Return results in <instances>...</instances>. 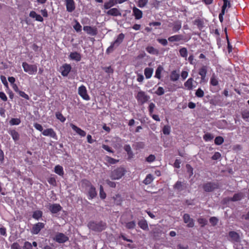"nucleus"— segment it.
I'll return each mask as SVG.
<instances>
[{
  "instance_id": "nucleus-60",
  "label": "nucleus",
  "mask_w": 249,
  "mask_h": 249,
  "mask_svg": "<svg viewBox=\"0 0 249 249\" xmlns=\"http://www.w3.org/2000/svg\"><path fill=\"white\" fill-rule=\"evenodd\" d=\"M22 249H33L32 244L28 241L25 242Z\"/></svg>"
},
{
  "instance_id": "nucleus-62",
  "label": "nucleus",
  "mask_w": 249,
  "mask_h": 249,
  "mask_svg": "<svg viewBox=\"0 0 249 249\" xmlns=\"http://www.w3.org/2000/svg\"><path fill=\"white\" fill-rule=\"evenodd\" d=\"M148 2V0H139L138 6L142 8L146 5Z\"/></svg>"
},
{
  "instance_id": "nucleus-4",
  "label": "nucleus",
  "mask_w": 249,
  "mask_h": 249,
  "mask_svg": "<svg viewBox=\"0 0 249 249\" xmlns=\"http://www.w3.org/2000/svg\"><path fill=\"white\" fill-rule=\"evenodd\" d=\"M125 173V170L124 167H118L111 172L110 177L113 180L119 179L124 176Z\"/></svg>"
},
{
  "instance_id": "nucleus-22",
  "label": "nucleus",
  "mask_w": 249,
  "mask_h": 249,
  "mask_svg": "<svg viewBox=\"0 0 249 249\" xmlns=\"http://www.w3.org/2000/svg\"><path fill=\"white\" fill-rule=\"evenodd\" d=\"M124 150L127 153L128 159L130 160L134 157V154L131 150V146L129 144H125L124 147Z\"/></svg>"
},
{
  "instance_id": "nucleus-63",
  "label": "nucleus",
  "mask_w": 249,
  "mask_h": 249,
  "mask_svg": "<svg viewBox=\"0 0 249 249\" xmlns=\"http://www.w3.org/2000/svg\"><path fill=\"white\" fill-rule=\"evenodd\" d=\"M163 133L164 135H169L170 132V127L169 126L165 125L162 129Z\"/></svg>"
},
{
  "instance_id": "nucleus-10",
  "label": "nucleus",
  "mask_w": 249,
  "mask_h": 249,
  "mask_svg": "<svg viewBox=\"0 0 249 249\" xmlns=\"http://www.w3.org/2000/svg\"><path fill=\"white\" fill-rule=\"evenodd\" d=\"M71 67L70 64L67 63L63 64L60 67L61 75L65 77L67 76L71 71Z\"/></svg>"
},
{
  "instance_id": "nucleus-19",
  "label": "nucleus",
  "mask_w": 249,
  "mask_h": 249,
  "mask_svg": "<svg viewBox=\"0 0 249 249\" xmlns=\"http://www.w3.org/2000/svg\"><path fill=\"white\" fill-rule=\"evenodd\" d=\"M152 233L155 240H159L161 235L164 234V233L162 232V231L158 228L153 229Z\"/></svg>"
},
{
  "instance_id": "nucleus-35",
  "label": "nucleus",
  "mask_w": 249,
  "mask_h": 249,
  "mask_svg": "<svg viewBox=\"0 0 249 249\" xmlns=\"http://www.w3.org/2000/svg\"><path fill=\"white\" fill-rule=\"evenodd\" d=\"M163 70V67L159 65L156 69L155 77L159 79L161 78V73Z\"/></svg>"
},
{
  "instance_id": "nucleus-20",
  "label": "nucleus",
  "mask_w": 249,
  "mask_h": 249,
  "mask_svg": "<svg viewBox=\"0 0 249 249\" xmlns=\"http://www.w3.org/2000/svg\"><path fill=\"white\" fill-rule=\"evenodd\" d=\"M217 187V184L214 183H207L205 184L203 188L204 190L206 192H211L214 189L216 188Z\"/></svg>"
},
{
  "instance_id": "nucleus-38",
  "label": "nucleus",
  "mask_w": 249,
  "mask_h": 249,
  "mask_svg": "<svg viewBox=\"0 0 249 249\" xmlns=\"http://www.w3.org/2000/svg\"><path fill=\"white\" fill-rule=\"evenodd\" d=\"M136 222L135 221H131L125 223V227L126 229L131 230L133 229L136 227Z\"/></svg>"
},
{
  "instance_id": "nucleus-29",
  "label": "nucleus",
  "mask_w": 249,
  "mask_h": 249,
  "mask_svg": "<svg viewBox=\"0 0 249 249\" xmlns=\"http://www.w3.org/2000/svg\"><path fill=\"white\" fill-rule=\"evenodd\" d=\"M145 50L149 53L151 54L158 55L159 53V50L152 46H147Z\"/></svg>"
},
{
  "instance_id": "nucleus-46",
  "label": "nucleus",
  "mask_w": 249,
  "mask_h": 249,
  "mask_svg": "<svg viewBox=\"0 0 249 249\" xmlns=\"http://www.w3.org/2000/svg\"><path fill=\"white\" fill-rule=\"evenodd\" d=\"M75 24L74 25H73L74 29L77 32H81L82 30V26L80 25V24L77 20H75Z\"/></svg>"
},
{
  "instance_id": "nucleus-33",
  "label": "nucleus",
  "mask_w": 249,
  "mask_h": 249,
  "mask_svg": "<svg viewBox=\"0 0 249 249\" xmlns=\"http://www.w3.org/2000/svg\"><path fill=\"white\" fill-rule=\"evenodd\" d=\"M9 133L12 136L13 139L15 141H18L19 139V135L18 133L15 129L11 130L9 131Z\"/></svg>"
},
{
  "instance_id": "nucleus-23",
  "label": "nucleus",
  "mask_w": 249,
  "mask_h": 249,
  "mask_svg": "<svg viewBox=\"0 0 249 249\" xmlns=\"http://www.w3.org/2000/svg\"><path fill=\"white\" fill-rule=\"evenodd\" d=\"M30 17L32 18H35L36 20L39 22H42L43 21V18L40 15L36 14L34 11H31L29 13Z\"/></svg>"
},
{
  "instance_id": "nucleus-52",
  "label": "nucleus",
  "mask_w": 249,
  "mask_h": 249,
  "mask_svg": "<svg viewBox=\"0 0 249 249\" xmlns=\"http://www.w3.org/2000/svg\"><path fill=\"white\" fill-rule=\"evenodd\" d=\"M224 142V139L221 136L216 137L214 140V143L216 145H220Z\"/></svg>"
},
{
  "instance_id": "nucleus-57",
  "label": "nucleus",
  "mask_w": 249,
  "mask_h": 249,
  "mask_svg": "<svg viewBox=\"0 0 249 249\" xmlns=\"http://www.w3.org/2000/svg\"><path fill=\"white\" fill-rule=\"evenodd\" d=\"M103 70L107 73H113L114 70L111 66L103 67Z\"/></svg>"
},
{
  "instance_id": "nucleus-15",
  "label": "nucleus",
  "mask_w": 249,
  "mask_h": 249,
  "mask_svg": "<svg viewBox=\"0 0 249 249\" xmlns=\"http://www.w3.org/2000/svg\"><path fill=\"white\" fill-rule=\"evenodd\" d=\"M70 126L71 128L75 131L78 135L81 137H85L86 135V132L80 128L78 127L73 124H71Z\"/></svg>"
},
{
  "instance_id": "nucleus-41",
  "label": "nucleus",
  "mask_w": 249,
  "mask_h": 249,
  "mask_svg": "<svg viewBox=\"0 0 249 249\" xmlns=\"http://www.w3.org/2000/svg\"><path fill=\"white\" fill-rule=\"evenodd\" d=\"M179 78V71H172V81L178 80Z\"/></svg>"
},
{
  "instance_id": "nucleus-24",
  "label": "nucleus",
  "mask_w": 249,
  "mask_h": 249,
  "mask_svg": "<svg viewBox=\"0 0 249 249\" xmlns=\"http://www.w3.org/2000/svg\"><path fill=\"white\" fill-rule=\"evenodd\" d=\"M207 72V67L203 66L199 69L198 74L201 76V81H204Z\"/></svg>"
},
{
  "instance_id": "nucleus-39",
  "label": "nucleus",
  "mask_w": 249,
  "mask_h": 249,
  "mask_svg": "<svg viewBox=\"0 0 249 249\" xmlns=\"http://www.w3.org/2000/svg\"><path fill=\"white\" fill-rule=\"evenodd\" d=\"M181 26V23L180 21H177L174 22L173 24V27H172V31L174 32H177L178 31Z\"/></svg>"
},
{
  "instance_id": "nucleus-14",
  "label": "nucleus",
  "mask_w": 249,
  "mask_h": 249,
  "mask_svg": "<svg viewBox=\"0 0 249 249\" xmlns=\"http://www.w3.org/2000/svg\"><path fill=\"white\" fill-rule=\"evenodd\" d=\"M84 31L89 35L95 36L97 34V29L96 28L90 26H84L83 27Z\"/></svg>"
},
{
  "instance_id": "nucleus-31",
  "label": "nucleus",
  "mask_w": 249,
  "mask_h": 249,
  "mask_svg": "<svg viewBox=\"0 0 249 249\" xmlns=\"http://www.w3.org/2000/svg\"><path fill=\"white\" fill-rule=\"evenodd\" d=\"M139 226L143 230H148V226L147 221L145 219H142L138 222Z\"/></svg>"
},
{
  "instance_id": "nucleus-25",
  "label": "nucleus",
  "mask_w": 249,
  "mask_h": 249,
  "mask_svg": "<svg viewBox=\"0 0 249 249\" xmlns=\"http://www.w3.org/2000/svg\"><path fill=\"white\" fill-rule=\"evenodd\" d=\"M69 57L71 59L75 60L77 62L80 61L81 59V54L76 52L71 53L69 55Z\"/></svg>"
},
{
  "instance_id": "nucleus-55",
  "label": "nucleus",
  "mask_w": 249,
  "mask_h": 249,
  "mask_svg": "<svg viewBox=\"0 0 249 249\" xmlns=\"http://www.w3.org/2000/svg\"><path fill=\"white\" fill-rule=\"evenodd\" d=\"M48 182L49 184L53 185V186H56L57 185L56 181L54 177H50L48 179Z\"/></svg>"
},
{
  "instance_id": "nucleus-28",
  "label": "nucleus",
  "mask_w": 249,
  "mask_h": 249,
  "mask_svg": "<svg viewBox=\"0 0 249 249\" xmlns=\"http://www.w3.org/2000/svg\"><path fill=\"white\" fill-rule=\"evenodd\" d=\"M54 172L60 176L63 177L64 174L63 168L60 165H57L54 167Z\"/></svg>"
},
{
  "instance_id": "nucleus-11",
  "label": "nucleus",
  "mask_w": 249,
  "mask_h": 249,
  "mask_svg": "<svg viewBox=\"0 0 249 249\" xmlns=\"http://www.w3.org/2000/svg\"><path fill=\"white\" fill-rule=\"evenodd\" d=\"M66 10L68 12H72L75 9L74 0H65Z\"/></svg>"
},
{
  "instance_id": "nucleus-13",
  "label": "nucleus",
  "mask_w": 249,
  "mask_h": 249,
  "mask_svg": "<svg viewBox=\"0 0 249 249\" xmlns=\"http://www.w3.org/2000/svg\"><path fill=\"white\" fill-rule=\"evenodd\" d=\"M183 220L185 223L187 224L188 227L192 228L194 226V222L192 218H191L188 214H184L183 215Z\"/></svg>"
},
{
  "instance_id": "nucleus-26",
  "label": "nucleus",
  "mask_w": 249,
  "mask_h": 249,
  "mask_svg": "<svg viewBox=\"0 0 249 249\" xmlns=\"http://www.w3.org/2000/svg\"><path fill=\"white\" fill-rule=\"evenodd\" d=\"M117 3V0H109L104 3V7L105 9H108Z\"/></svg>"
},
{
  "instance_id": "nucleus-3",
  "label": "nucleus",
  "mask_w": 249,
  "mask_h": 249,
  "mask_svg": "<svg viewBox=\"0 0 249 249\" xmlns=\"http://www.w3.org/2000/svg\"><path fill=\"white\" fill-rule=\"evenodd\" d=\"M24 71L29 75H35L37 71V66L36 64H29L26 62L22 63Z\"/></svg>"
},
{
  "instance_id": "nucleus-8",
  "label": "nucleus",
  "mask_w": 249,
  "mask_h": 249,
  "mask_svg": "<svg viewBox=\"0 0 249 249\" xmlns=\"http://www.w3.org/2000/svg\"><path fill=\"white\" fill-rule=\"evenodd\" d=\"M54 240L58 243H64L69 240V238L64 233L58 232L56 234Z\"/></svg>"
},
{
  "instance_id": "nucleus-16",
  "label": "nucleus",
  "mask_w": 249,
  "mask_h": 249,
  "mask_svg": "<svg viewBox=\"0 0 249 249\" xmlns=\"http://www.w3.org/2000/svg\"><path fill=\"white\" fill-rule=\"evenodd\" d=\"M194 80L192 78H189L184 83V86L185 89L192 90L195 87L194 85Z\"/></svg>"
},
{
  "instance_id": "nucleus-43",
  "label": "nucleus",
  "mask_w": 249,
  "mask_h": 249,
  "mask_svg": "<svg viewBox=\"0 0 249 249\" xmlns=\"http://www.w3.org/2000/svg\"><path fill=\"white\" fill-rule=\"evenodd\" d=\"M9 123L11 125H18L21 123V121L19 118H12Z\"/></svg>"
},
{
  "instance_id": "nucleus-7",
  "label": "nucleus",
  "mask_w": 249,
  "mask_h": 249,
  "mask_svg": "<svg viewBox=\"0 0 249 249\" xmlns=\"http://www.w3.org/2000/svg\"><path fill=\"white\" fill-rule=\"evenodd\" d=\"M78 94L84 100L86 101L90 100V97L88 94L87 90L85 86L81 85L78 88Z\"/></svg>"
},
{
  "instance_id": "nucleus-44",
  "label": "nucleus",
  "mask_w": 249,
  "mask_h": 249,
  "mask_svg": "<svg viewBox=\"0 0 249 249\" xmlns=\"http://www.w3.org/2000/svg\"><path fill=\"white\" fill-rule=\"evenodd\" d=\"M55 116L58 120H60L62 123H64L66 121V118L59 112H56Z\"/></svg>"
},
{
  "instance_id": "nucleus-18",
  "label": "nucleus",
  "mask_w": 249,
  "mask_h": 249,
  "mask_svg": "<svg viewBox=\"0 0 249 249\" xmlns=\"http://www.w3.org/2000/svg\"><path fill=\"white\" fill-rule=\"evenodd\" d=\"M97 196V192L95 187L93 186L89 188L88 191V197L89 199H92L95 197Z\"/></svg>"
},
{
  "instance_id": "nucleus-53",
  "label": "nucleus",
  "mask_w": 249,
  "mask_h": 249,
  "mask_svg": "<svg viewBox=\"0 0 249 249\" xmlns=\"http://www.w3.org/2000/svg\"><path fill=\"white\" fill-rule=\"evenodd\" d=\"M156 106L154 103L151 102L149 104L148 106V111L149 115H152L154 112V109L155 108Z\"/></svg>"
},
{
  "instance_id": "nucleus-6",
  "label": "nucleus",
  "mask_w": 249,
  "mask_h": 249,
  "mask_svg": "<svg viewBox=\"0 0 249 249\" xmlns=\"http://www.w3.org/2000/svg\"><path fill=\"white\" fill-rule=\"evenodd\" d=\"M45 228V224L42 222H37L33 225L31 232L33 234H38L41 230Z\"/></svg>"
},
{
  "instance_id": "nucleus-30",
  "label": "nucleus",
  "mask_w": 249,
  "mask_h": 249,
  "mask_svg": "<svg viewBox=\"0 0 249 249\" xmlns=\"http://www.w3.org/2000/svg\"><path fill=\"white\" fill-rule=\"evenodd\" d=\"M43 215V212L40 210H36L33 213L32 217L36 220H38L40 219Z\"/></svg>"
},
{
  "instance_id": "nucleus-32",
  "label": "nucleus",
  "mask_w": 249,
  "mask_h": 249,
  "mask_svg": "<svg viewBox=\"0 0 249 249\" xmlns=\"http://www.w3.org/2000/svg\"><path fill=\"white\" fill-rule=\"evenodd\" d=\"M153 73V69L147 67L144 70V73L146 79H149L151 77Z\"/></svg>"
},
{
  "instance_id": "nucleus-34",
  "label": "nucleus",
  "mask_w": 249,
  "mask_h": 249,
  "mask_svg": "<svg viewBox=\"0 0 249 249\" xmlns=\"http://www.w3.org/2000/svg\"><path fill=\"white\" fill-rule=\"evenodd\" d=\"M153 179L154 178L153 176L151 174H149L146 176V178L143 181V183L145 185H148L152 182Z\"/></svg>"
},
{
  "instance_id": "nucleus-9",
  "label": "nucleus",
  "mask_w": 249,
  "mask_h": 249,
  "mask_svg": "<svg viewBox=\"0 0 249 249\" xmlns=\"http://www.w3.org/2000/svg\"><path fill=\"white\" fill-rule=\"evenodd\" d=\"M42 134L45 136L50 137L51 138H52L55 140H57V134L54 130L52 128H47L44 130L42 131Z\"/></svg>"
},
{
  "instance_id": "nucleus-51",
  "label": "nucleus",
  "mask_w": 249,
  "mask_h": 249,
  "mask_svg": "<svg viewBox=\"0 0 249 249\" xmlns=\"http://www.w3.org/2000/svg\"><path fill=\"white\" fill-rule=\"evenodd\" d=\"M213 136L212 134L209 133H207L203 136V139L206 142L211 141L213 139Z\"/></svg>"
},
{
  "instance_id": "nucleus-2",
  "label": "nucleus",
  "mask_w": 249,
  "mask_h": 249,
  "mask_svg": "<svg viewBox=\"0 0 249 249\" xmlns=\"http://www.w3.org/2000/svg\"><path fill=\"white\" fill-rule=\"evenodd\" d=\"M124 35L123 33L120 34L116 39L112 42L106 50V53L108 54L113 51L114 49L117 48L123 41L124 38Z\"/></svg>"
},
{
  "instance_id": "nucleus-54",
  "label": "nucleus",
  "mask_w": 249,
  "mask_h": 249,
  "mask_svg": "<svg viewBox=\"0 0 249 249\" xmlns=\"http://www.w3.org/2000/svg\"><path fill=\"white\" fill-rule=\"evenodd\" d=\"M180 55L183 57H186L187 56V51L185 48H182L179 50Z\"/></svg>"
},
{
  "instance_id": "nucleus-1",
  "label": "nucleus",
  "mask_w": 249,
  "mask_h": 249,
  "mask_svg": "<svg viewBox=\"0 0 249 249\" xmlns=\"http://www.w3.org/2000/svg\"><path fill=\"white\" fill-rule=\"evenodd\" d=\"M88 227L91 231L96 232H101L106 229L107 224L102 221L99 222L91 221L88 223Z\"/></svg>"
},
{
  "instance_id": "nucleus-49",
  "label": "nucleus",
  "mask_w": 249,
  "mask_h": 249,
  "mask_svg": "<svg viewBox=\"0 0 249 249\" xmlns=\"http://www.w3.org/2000/svg\"><path fill=\"white\" fill-rule=\"evenodd\" d=\"M183 40V36L181 35H175L172 36V42L173 41H179L181 42Z\"/></svg>"
},
{
  "instance_id": "nucleus-64",
  "label": "nucleus",
  "mask_w": 249,
  "mask_h": 249,
  "mask_svg": "<svg viewBox=\"0 0 249 249\" xmlns=\"http://www.w3.org/2000/svg\"><path fill=\"white\" fill-rule=\"evenodd\" d=\"M196 95L198 97H202L204 96V91L200 88H199L196 91Z\"/></svg>"
},
{
  "instance_id": "nucleus-59",
  "label": "nucleus",
  "mask_w": 249,
  "mask_h": 249,
  "mask_svg": "<svg viewBox=\"0 0 249 249\" xmlns=\"http://www.w3.org/2000/svg\"><path fill=\"white\" fill-rule=\"evenodd\" d=\"M155 155L151 154L146 158L145 160L149 163H151L155 161Z\"/></svg>"
},
{
  "instance_id": "nucleus-27",
  "label": "nucleus",
  "mask_w": 249,
  "mask_h": 249,
  "mask_svg": "<svg viewBox=\"0 0 249 249\" xmlns=\"http://www.w3.org/2000/svg\"><path fill=\"white\" fill-rule=\"evenodd\" d=\"M229 237L231 240L234 242H238L239 241V235L235 231H230L229 233Z\"/></svg>"
},
{
  "instance_id": "nucleus-56",
  "label": "nucleus",
  "mask_w": 249,
  "mask_h": 249,
  "mask_svg": "<svg viewBox=\"0 0 249 249\" xmlns=\"http://www.w3.org/2000/svg\"><path fill=\"white\" fill-rule=\"evenodd\" d=\"M164 93V89L162 87H159L157 90L155 92V93L159 96L162 95Z\"/></svg>"
},
{
  "instance_id": "nucleus-47",
  "label": "nucleus",
  "mask_w": 249,
  "mask_h": 249,
  "mask_svg": "<svg viewBox=\"0 0 249 249\" xmlns=\"http://www.w3.org/2000/svg\"><path fill=\"white\" fill-rule=\"evenodd\" d=\"M106 160L110 164H116L119 161V160H116L113 158H111L109 156H106Z\"/></svg>"
},
{
  "instance_id": "nucleus-37",
  "label": "nucleus",
  "mask_w": 249,
  "mask_h": 249,
  "mask_svg": "<svg viewBox=\"0 0 249 249\" xmlns=\"http://www.w3.org/2000/svg\"><path fill=\"white\" fill-rule=\"evenodd\" d=\"M81 183H82V185L83 187H85V188H91V187H92L93 185L91 184V183L90 182V181H89V180L88 179H83L82 181H81Z\"/></svg>"
},
{
  "instance_id": "nucleus-48",
  "label": "nucleus",
  "mask_w": 249,
  "mask_h": 249,
  "mask_svg": "<svg viewBox=\"0 0 249 249\" xmlns=\"http://www.w3.org/2000/svg\"><path fill=\"white\" fill-rule=\"evenodd\" d=\"M242 117L245 121L249 122V111L247 110L243 111Z\"/></svg>"
},
{
  "instance_id": "nucleus-50",
  "label": "nucleus",
  "mask_w": 249,
  "mask_h": 249,
  "mask_svg": "<svg viewBox=\"0 0 249 249\" xmlns=\"http://www.w3.org/2000/svg\"><path fill=\"white\" fill-rule=\"evenodd\" d=\"M99 195L101 199H104L106 197V193L104 191L103 187L102 185H100L99 188Z\"/></svg>"
},
{
  "instance_id": "nucleus-40",
  "label": "nucleus",
  "mask_w": 249,
  "mask_h": 249,
  "mask_svg": "<svg viewBox=\"0 0 249 249\" xmlns=\"http://www.w3.org/2000/svg\"><path fill=\"white\" fill-rule=\"evenodd\" d=\"M210 84L213 86H216L218 84V78L214 74H213L211 78Z\"/></svg>"
},
{
  "instance_id": "nucleus-12",
  "label": "nucleus",
  "mask_w": 249,
  "mask_h": 249,
  "mask_svg": "<svg viewBox=\"0 0 249 249\" xmlns=\"http://www.w3.org/2000/svg\"><path fill=\"white\" fill-rule=\"evenodd\" d=\"M49 209L52 213H56L61 210L62 207L59 204H53L50 205Z\"/></svg>"
},
{
  "instance_id": "nucleus-5",
  "label": "nucleus",
  "mask_w": 249,
  "mask_h": 249,
  "mask_svg": "<svg viewBox=\"0 0 249 249\" xmlns=\"http://www.w3.org/2000/svg\"><path fill=\"white\" fill-rule=\"evenodd\" d=\"M136 98L138 103L143 105L148 101L149 96L144 91L140 90L136 95Z\"/></svg>"
},
{
  "instance_id": "nucleus-45",
  "label": "nucleus",
  "mask_w": 249,
  "mask_h": 249,
  "mask_svg": "<svg viewBox=\"0 0 249 249\" xmlns=\"http://www.w3.org/2000/svg\"><path fill=\"white\" fill-rule=\"evenodd\" d=\"M243 196L242 193H237L235 194L231 198V200L233 201L240 200Z\"/></svg>"
},
{
  "instance_id": "nucleus-17",
  "label": "nucleus",
  "mask_w": 249,
  "mask_h": 249,
  "mask_svg": "<svg viewBox=\"0 0 249 249\" xmlns=\"http://www.w3.org/2000/svg\"><path fill=\"white\" fill-rule=\"evenodd\" d=\"M107 14L108 16H112L114 17L121 16V12L116 8L110 9L107 12Z\"/></svg>"
},
{
  "instance_id": "nucleus-42",
  "label": "nucleus",
  "mask_w": 249,
  "mask_h": 249,
  "mask_svg": "<svg viewBox=\"0 0 249 249\" xmlns=\"http://www.w3.org/2000/svg\"><path fill=\"white\" fill-rule=\"evenodd\" d=\"M184 187V184L181 181H178L174 186V189L178 190H181Z\"/></svg>"
},
{
  "instance_id": "nucleus-36",
  "label": "nucleus",
  "mask_w": 249,
  "mask_h": 249,
  "mask_svg": "<svg viewBox=\"0 0 249 249\" xmlns=\"http://www.w3.org/2000/svg\"><path fill=\"white\" fill-rule=\"evenodd\" d=\"M113 198L117 205H120L123 201V198L120 194L116 195L113 197Z\"/></svg>"
},
{
  "instance_id": "nucleus-58",
  "label": "nucleus",
  "mask_w": 249,
  "mask_h": 249,
  "mask_svg": "<svg viewBox=\"0 0 249 249\" xmlns=\"http://www.w3.org/2000/svg\"><path fill=\"white\" fill-rule=\"evenodd\" d=\"M227 7H230V1L228 0L224 2L223 5L222 6V7L223 14H225V11Z\"/></svg>"
},
{
  "instance_id": "nucleus-61",
  "label": "nucleus",
  "mask_w": 249,
  "mask_h": 249,
  "mask_svg": "<svg viewBox=\"0 0 249 249\" xmlns=\"http://www.w3.org/2000/svg\"><path fill=\"white\" fill-rule=\"evenodd\" d=\"M18 93L20 96L24 98L25 99L27 100L30 99L29 96L25 92L20 90Z\"/></svg>"
},
{
  "instance_id": "nucleus-21",
  "label": "nucleus",
  "mask_w": 249,
  "mask_h": 249,
  "mask_svg": "<svg viewBox=\"0 0 249 249\" xmlns=\"http://www.w3.org/2000/svg\"><path fill=\"white\" fill-rule=\"evenodd\" d=\"M133 15L135 17L136 19H140L142 17V12L139 9L136 7H133Z\"/></svg>"
}]
</instances>
